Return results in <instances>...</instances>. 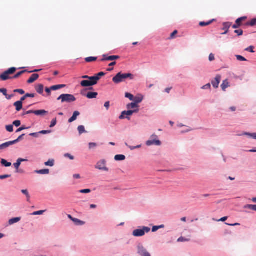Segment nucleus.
I'll use <instances>...</instances> for the list:
<instances>
[{
    "label": "nucleus",
    "mask_w": 256,
    "mask_h": 256,
    "mask_svg": "<svg viewBox=\"0 0 256 256\" xmlns=\"http://www.w3.org/2000/svg\"><path fill=\"white\" fill-rule=\"evenodd\" d=\"M16 70V68L14 67L10 68L0 75V78L2 80H6L10 78H17L27 72L26 70H22L18 72L12 77L9 76V75L14 74Z\"/></svg>",
    "instance_id": "f257e3e1"
},
{
    "label": "nucleus",
    "mask_w": 256,
    "mask_h": 256,
    "mask_svg": "<svg viewBox=\"0 0 256 256\" xmlns=\"http://www.w3.org/2000/svg\"><path fill=\"white\" fill-rule=\"evenodd\" d=\"M127 78L133 80L134 78V76L130 73L123 74L122 72H120L112 78V81L115 84H119L124 82Z\"/></svg>",
    "instance_id": "f03ea898"
},
{
    "label": "nucleus",
    "mask_w": 256,
    "mask_h": 256,
    "mask_svg": "<svg viewBox=\"0 0 256 256\" xmlns=\"http://www.w3.org/2000/svg\"><path fill=\"white\" fill-rule=\"evenodd\" d=\"M58 100H61L62 102H72L76 100V98L74 95L70 94H62L57 99Z\"/></svg>",
    "instance_id": "7ed1b4c3"
},
{
    "label": "nucleus",
    "mask_w": 256,
    "mask_h": 256,
    "mask_svg": "<svg viewBox=\"0 0 256 256\" xmlns=\"http://www.w3.org/2000/svg\"><path fill=\"white\" fill-rule=\"evenodd\" d=\"M150 231V228L144 226L142 229H136L134 230L132 232V234L136 237L142 236L145 234L146 232H148Z\"/></svg>",
    "instance_id": "20e7f679"
},
{
    "label": "nucleus",
    "mask_w": 256,
    "mask_h": 256,
    "mask_svg": "<svg viewBox=\"0 0 256 256\" xmlns=\"http://www.w3.org/2000/svg\"><path fill=\"white\" fill-rule=\"evenodd\" d=\"M158 138V136L154 134H152L150 136V140L146 142V144L148 146L152 145L160 146L161 144V142Z\"/></svg>",
    "instance_id": "39448f33"
},
{
    "label": "nucleus",
    "mask_w": 256,
    "mask_h": 256,
    "mask_svg": "<svg viewBox=\"0 0 256 256\" xmlns=\"http://www.w3.org/2000/svg\"><path fill=\"white\" fill-rule=\"evenodd\" d=\"M138 111H139L138 108L134 109V110H127V111H126V110L123 111L122 112L121 115L119 116V118L120 120H122L124 118H126L128 120H130V118L129 117H128V116L125 117L124 116L125 115H126L128 116H131L134 113L138 112Z\"/></svg>",
    "instance_id": "423d86ee"
},
{
    "label": "nucleus",
    "mask_w": 256,
    "mask_h": 256,
    "mask_svg": "<svg viewBox=\"0 0 256 256\" xmlns=\"http://www.w3.org/2000/svg\"><path fill=\"white\" fill-rule=\"evenodd\" d=\"M106 162L105 160H100L96 164V168L100 170H102L104 171H108V168L106 166Z\"/></svg>",
    "instance_id": "0eeeda50"
},
{
    "label": "nucleus",
    "mask_w": 256,
    "mask_h": 256,
    "mask_svg": "<svg viewBox=\"0 0 256 256\" xmlns=\"http://www.w3.org/2000/svg\"><path fill=\"white\" fill-rule=\"evenodd\" d=\"M246 19H247V17L245 16L238 18L236 20V21L235 24H234L232 26V28H238L240 26H242V22L244 21Z\"/></svg>",
    "instance_id": "6e6552de"
},
{
    "label": "nucleus",
    "mask_w": 256,
    "mask_h": 256,
    "mask_svg": "<svg viewBox=\"0 0 256 256\" xmlns=\"http://www.w3.org/2000/svg\"><path fill=\"white\" fill-rule=\"evenodd\" d=\"M138 253L141 256H150V254L142 246H138Z\"/></svg>",
    "instance_id": "1a4fd4ad"
},
{
    "label": "nucleus",
    "mask_w": 256,
    "mask_h": 256,
    "mask_svg": "<svg viewBox=\"0 0 256 256\" xmlns=\"http://www.w3.org/2000/svg\"><path fill=\"white\" fill-rule=\"evenodd\" d=\"M221 80V76L220 75L216 76L215 78L212 81V84L214 88L218 87L220 81Z\"/></svg>",
    "instance_id": "9d476101"
},
{
    "label": "nucleus",
    "mask_w": 256,
    "mask_h": 256,
    "mask_svg": "<svg viewBox=\"0 0 256 256\" xmlns=\"http://www.w3.org/2000/svg\"><path fill=\"white\" fill-rule=\"evenodd\" d=\"M14 144L13 141H10L0 145V150H4L10 146Z\"/></svg>",
    "instance_id": "9b49d317"
},
{
    "label": "nucleus",
    "mask_w": 256,
    "mask_h": 256,
    "mask_svg": "<svg viewBox=\"0 0 256 256\" xmlns=\"http://www.w3.org/2000/svg\"><path fill=\"white\" fill-rule=\"evenodd\" d=\"M232 24L230 22H227L223 24L222 30H224L225 32L222 34H226L228 32V29L230 27Z\"/></svg>",
    "instance_id": "f8f14e48"
},
{
    "label": "nucleus",
    "mask_w": 256,
    "mask_h": 256,
    "mask_svg": "<svg viewBox=\"0 0 256 256\" xmlns=\"http://www.w3.org/2000/svg\"><path fill=\"white\" fill-rule=\"evenodd\" d=\"M39 78V75L38 74H32L30 78L28 80L27 82L28 84L33 83L34 81H36Z\"/></svg>",
    "instance_id": "ddd939ff"
},
{
    "label": "nucleus",
    "mask_w": 256,
    "mask_h": 256,
    "mask_svg": "<svg viewBox=\"0 0 256 256\" xmlns=\"http://www.w3.org/2000/svg\"><path fill=\"white\" fill-rule=\"evenodd\" d=\"M80 114V113L78 111H75L73 113L72 116L68 120V122L71 123L74 121L76 120L77 117Z\"/></svg>",
    "instance_id": "4468645a"
},
{
    "label": "nucleus",
    "mask_w": 256,
    "mask_h": 256,
    "mask_svg": "<svg viewBox=\"0 0 256 256\" xmlns=\"http://www.w3.org/2000/svg\"><path fill=\"white\" fill-rule=\"evenodd\" d=\"M17 112H20L22 108V103L21 102L17 101L14 104Z\"/></svg>",
    "instance_id": "2eb2a0df"
},
{
    "label": "nucleus",
    "mask_w": 256,
    "mask_h": 256,
    "mask_svg": "<svg viewBox=\"0 0 256 256\" xmlns=\"http://www.w3.org/2000/svg\"><path fill=\"white\" fill-rule=\"evenodd\" d=\"M144 97L142 95H138L135 97H134V100H133L134 103H136L137 104L140 103L143 100Z\"/></svg>",
    "instance_id": "dca6fc26"
},
{
    "label": "nucleus",
    "mask_w": 256,
    "mask_h": 256,
    "mask_svg": "<svg viewBox=\"0 0 256 256\" xmlns=\"http://www.w3.org/2000/svg\"><path fill=\"white\" fill-rule=\"evenodd\" d=\"M98 95L96 92H88L87 93L86 96L89 99L95 98Z\"/></svg>",
    "instance_id": "f3484780"
},
{
    "label": "nucleus",
    "mask_w": 256,
    "mask_h": 256,
    "mask_svg": "<svg viewBox=\"0 0 256 256\" xmlns=\"http://www.w3.org/2000/svg\"><path fill=\"white\" fill-rule=\"evenodd\" d=\"M138 105L136 103H134V102H132V103H130V104H128L126 105V108L128 110H130L131 109H136V108H138Z\"/></svg>",
    "instance_id": "a211bd4d"
},
{
    "label": "nucleus",
    "mask_w": 256,
    "mask_h": 256,
    "mask_svg": "<svg viewBox=\"0 0 256 256\" xmlns=\"http://www.w3.org/2000/svg\"><path fill=\"white\" fill-rule=\"evenodd\" d=\"M120 58V56H108L107 58H102L101 61H105V60H116Z\"/></svg>",
    "instance_id": "6ab92c4d"
},
{
    "label": "nucleus",
    "mask_w": 256,
    "mask_h": 256,
    "mask_svg": "<svg viewBox=\"0 0 256 256\" xmlns=\"http://www.w3.org/2000/svg\"><path fill=\"white\" fill-rule=\"evenodd\" d=\"M80 85L82 87H88L92 86L93 85L91 83V82L88 80H84L80 82Z\"/></svg>",
    "instance_id": "aec40b11"
},
{
    "label": "nucleus",
    "mask_w": 256,
    "mask_h": 256,
    "mask_svg": "<svg viewBox=\"0 0 256 256\" xmlns=\"http://www.w3.org/2000/svg\"><path fill=\"white\" fill-rule=\"evenodd\" d=\"M48 112L44 110H34V114L36 116H44L47 114Z\"/></svg>",
    "instance_id": "412c9836"
},
{
    "label": "nucleus",
    "mask_w": 256,
    "mask_h": 256,
    "mask_svg": "<svg viewBox=\"0 0 256 256\" xmlns=\"http://www.w3.org/2000/svg\"><path fill=\"white\" fill-rule=\"evenodd\" d=\"M88 80H90V82H91V83L92 84L93 86H94V85L97 84V83L98 81V78L96 77V76L94 75L93 76H89Z\"/></svg>",
    "instance_id": "4be33fe9"
},
{
    "label": "nucleus",
    "mask_w": 256,
    "mask_h": 256,
    "mask_svg": "<svg viewBox=\"0 0 256 256\" xmlns=\"http://www.w3.org/2000/svg\"><path fill=\"white\" fill-rule=\"evenodd\" d=\"M36 91L40 94H42L44 92V86L42 84H38L36 86Z\"/></svg>",
    "instance_id": "5701e85b"
},
{
    "label": "nucleus",
    "mask_w": 256,
    "mask_h": 256,
    "mask_svg": "<svg viewBox=\"0 0 256 256\" xmlns=\"http://www.w3.org/2000/svg\"><path fill=\"white\" fill-rule=\"evenodd\" d=\"M65 84H58V85H55L52 86L50 87V89L52 90H58L64 88L66 87Z\"/></svg>",
    "instance_id": "b1692460"
},
{
    "label": "nucleus",
    "mask_w": 256,
    "mask_h": 256,
    "mask_svg": "<svg viewBox=\"0 0 256 256\" xmlns=\"http://www.w3.org/2000/svg\"><path fill=\"white\" fill-rule=\"evenodd\" d=\"M228 86H230V85H229V82H228V80H224L222 82V84L221 85L222 90L224 91H225L226 89L227 88H228Z\"/></svg>",
    "instance_id": "393cba45"
},
{
    "label": "nucleus",
    "mask_w": 256,
    "mask_h": 256,
    "mask_svg": "<svg viewBox=\"0 0 256 256\" xmlns=\"http://www.w3.org/2000/svg\"><path fill=\"white\" fill-rule=\"evenodd\" d=\"M36 172L40 174H48L50 173V170L48 169H44L36 170Z\"/></svg>",
    "instance_id": "a878e982"
},
{
    "label": "nucleus",
    "mask_w": 256,
    "mask_h": 256,
    "mask_svg": "<svg viewBox=\"0 0 256 256\" xmlns=\"http://www.w3.org/2000/svg\"><path fill=\"white\" fill-rule=\"evenodd\" d=\"M244 26H256V18L251 20L250 22L245 24Z\"/></svg>",
    "instance_id": "bb28decb"
},
{
    "label": "nucleus",
    "mask_w": 256,
    "mask_h": 256,
    "mask_svg": "<svg viewBox=\"0 0 256 256\" xmlns=\"http://www.w3.org/2000/svg\"><path fill=\"white\" fill-rule=\"evenodd\" d=\"M239 136H247L252 138L256 140V133H249L245 132L241 134H240Z\"/></svg>",
    "instance_id": "cd10ccee"
},
{
    "label": "nucleus",
    "mask_w": 256,
    "mask_h": 256,
    "mask_svg": "<svg viewBox=\"0 0 256 256\" xmlns=\"http://www.w3.org/2000/svg\"><path fill=\"white\" fill-rule=\"evenodd\" d=\"M20 220V218H11L9 220L8 223L10 225L13 224L14 223L18 222Z\"/></svg>",
    "instance_id": "c85d7f7f"
},
{
    "label": "nucleus",
    "mask_w": 256,
    "mask_h": 256,
    "mask_svg": "<svg viewBox=\"0 0 256 256\" xmlns=\"http://www.w3.org/2000/svg\"><path fill=\"white\" fill-rule=\"evenodd\" d=\"M125 159L126 156L123 154H117L114 156V160L117 161L124 160Z\"/></svg>",
    "instance_id": "c756f323"
},
{
    "label": "nucleus",
    "mask_w": 256,
    "mask_h": 256,
    "mask_svg": "<svg viewBox=\"0 0 256 256\" xmlns=\"http://www.w3.org/2000/svg\"><path fill=\"white\" fill-rule=\"evenodd\" d=\"M214 21V19L210 20L208 22H201L199 23V25L200 26H206L210 24Z\"/></svg>",
    "instance_id": "7c9ffc66"
},
{
    "label": "nucleus",
    "mask_w": 256,
    "mask_h": 256,
    "mask_svg": "<svg viewBox=\"0 0 256 256\" xmlns=\"http://www.w3.org/2000/svg\"><path fill=\"white\" fill-rule=\"evenodd\" d=\"M45 166H53L54 164V159H50L48 162L44 163Z\"/></svg>",
    "instance_id": "2f4dec72"
},
{
    "label": "nucleus",
    "mask_w": 256,
    "mask_h": 256,
    "mask_svg": "<svg viewBox=\"0 0 256 256\" xmlns=\"http://www.w3.org/2000/svg\"><path fill=\"white\" fill-rule=\"evenodd\" d=\"M22 192L25 194L27 198V201L29 202L30 201V196L29 194V192L27 190H22Z\"/></svg>",
    "instance_id": "473e14b6"
},
{
    "label": "nucleus",
    "mask_w": 256,
    "mask_h": 256,
    "mask_svg": "<svg viewBox=\"0 0 256 256\" xmlns=\"http://www.w3.org/2000/svg\"><path fill=\"white\" fill-rule=\"evenodd\" d=\"M1 164L6 167H9L12 166V163L8 162L5 159H2Z\"/></svg>",
    "instance_id": "72a5a7b5"
},
{
    "label": "nucleus",
    "mask_w": 256,
    "mask_h": 256,
    "mask_svg": "<svg viewBox=\"0 0 256 256\" xmlns=\"http://www.w3.org/2000/svg\"><path fill=\"white\" fill-rule=\"evenodd\" d=\"M97 60L96 57L90 56L88 57L85 58V60L87 62H94Z\"/></svg>",
    "instance_id": "f704fd0d"
},
{
    "label": "nucleus",
    "mask_w": 256,
    "mask_h": 256,
    "mask_svg": "<svg viewBox=\"0 0 256 256\" xmlns=\"http://www.w3.org/2000/svg\"><path fill=\"white\" fill-rule=\"evenodd\" d=\"M244 208H249L250 210L256 211V205L246 204L244 206Z\"/></svg>",
    "instance_id": "c9c22d12"
},
{
    "label": "nucleus",
    "mask_w": 256,
    "mask_h": 256,
    "mask_svg": "<svg viewBox=\"0 0 256 256\" xmlns=\"http://www.w3.org/2000/svg\"><path fill=\"white\" fill-rule=\"evenodd\" d=\"M72 221L76 224V225H83L84 222L78 218H74L72 219Z\"/></svg>",
    "instance_id": "e433bc0d"
},
{
    "label": "nucleus",
    "mask_w": 256,
    "mask_h": 256,
    "mask_svg": "<svg viewBox=\"0 0 256 256\" xmlns=\"http://www.w3.org/2000/svg\"><path fill=\"white\" fill-rule=\"evenodd\" d=\"M21 163L17 160L16 162L14 164V166L16 170V172H19V167Z\"/></svg>",
    "instance_id": "4c0bfd02"
},
{
    "label": "nucleus",
    "mask_w": 256,
    "mask_h": 256,
    "mask_svg": "<svg viewBox=\"0 0 256 256\" xmlns=\"http://www.w3.org/2000/svg\"><path fill=\"white\" fill-rule=\"evenodd\" d=\"M78 132L80 134H82V133L86 132L85 128L84 126H80L78 128Z\"/></svg>",
    "instance_id": "58836bf2"
},
{
    "label": "nucleus",
    "mask_w": 256,
    "mask_h": 256,
    "mask_svg": "<svg viewBox=\"0 0 256 256\" xmlns=\"http://www.w3.org/2000/svg\"><path fill=\"white\" fill-rule=\"evenodd\" d=\"M125 97L129 98L130 100L132 101H133V100H134V96L132 94L128 92H126L125 94Z\"/></svg>",
    "instance_id": "ea45409f"
},
{
    "label": "nucleus",
    "mask_w": 256,
    "mask_h": 256,
    "mask_svg": "<svg viewBox=\"0 0 256 256\" xmlns=\"http://www.w3.org/2000/svg\"><path fill=\"white\" fill-rule=\"evenodd\" d=\"M6 130L8 132H12L13 130H14V127H13V125L12 124H10V125H8V126H6Z\"/></svg>",
    "instance_id": "a19ab883"
},
{
    "label": "nucleus",
    "mask_w": 256,
    "mask_h": 256,
    "mask_svg": "<svg viewBox=\"0 0 256 256\" xmlns=\"http://www.w3.org/2000/svg\"><path fill=\"white\" fill-rule=\"evenodd\" d=\"M190 240V238H184L182 236L178 238V242H188Z\"/></svg>",
    "instance_id": "79ce46f5"
},
{
    "label": "nucleus",
    "mask_w": 256,
    "mask_h": 256,
    "mask_svg": "<svg viewBox=\"0 0 256 256\" xmlns=\"http://www.w3.org/2000/svg\"><path fill=\"white\" fill-rule=\"evenodd\" d=\"M237 60L239 61H246V60L242 56L236 55V56Z\"/></svg>",
    "instance_id": "37998d69"
},
{
    "label": "nucleus",
    "mask_w": 256,
    "mask_h": 256,
    "mask_svg": "<svg viewBox=\"0 0 256 256\" xmlns=\"http://www.w3.org/2000/svg\"><path fill=\"white\" fill-rule=\"evenodd\" d=\"M24 135H25L24 134H22L21 136H19L18 138L16 140H12L14 142V144H15L18 142L22 138L23 136Z\"/></svg>",
    "instance_id": "c03bdc74"
},
{
    "label": "nucleus",
    "mask_w": 256,
    "mask_h": 256,
    "mask_svg": "<svg viewBox=\"0 0 256 256\" xmlns=\"http://www.w3.org/2000/svg\"><path fill=\"white\" fill-rule=\"evenodd\" d=\"M45 212V210H39L34 212L32 214V215H40L43 214V213Z\"/></svg>",
    "instance_id": "a18cd8bd"
},
{
    "label": "nucleus",
    "mask_w": 256,
    "mask_h": 256,
    "mask_svg": "<svg viewBox=\"0 0 256 256\" xmlns=\"http://www.w3.org/2000/svg\"><path fill=\"white\" fill-rule=\"evenodd\" d=\"M56 124V118H54L52 122H51V124H50V128H53L54 127Z\"/></svg>",
    "instance_id": "49530a36"
},
{
    "label": "nucleus",
    "mask_w": 256,
    "mask_h": 256,
    "mask_svg": "<svg viewBox=\"0 0 256 256\" xmlns=\"http://www.w3.org/2000/svg\"><path fill=\"white\" fill-rule=\"evenodd\" d=\"M106 74L104 72H100L96 74H95L96 77L98 78V80H100V78L104 76Z\"/></svg>",
    "instance_id": "de8ad7c7"
},
{
    "label": "nucleus",
    "mask_w": 256,
    "mask_h": 256,
    "mask_svg": "<svg viewBox=\"0 0 256 256\" xmlns=\"http://www.w3.org/2000/svg\"><path fill=\"white\" fill-rule=\"evenodd\" d=\"M14 92H18L20 94H24V91L22 89H16L14 90Z\"/></svg>",
    "instance_id": "09e8293b"
},
{
    "label": "nucleus",
    "mask_w": 256,
    "mask_h": 256,
    "mask_svg": "<svg viewBox=\"0 0 256 256\" xmlns=\"http://www.w3.org/2000/svg\"><path fill=\"white\" fill-rule=\"evenodd\" d=\"M91 190L90 189H84L80 190V192L82 194H88L90 192Z\"/></svg>",
    "instance_id": "8fccbe9b"
},
{
    "label": "nucleus",
    "mask_w": 256,
    "mask_h": 256,
    "mask_svg": "<svg viewBox=\"0 0 256 256\" xmlns=\"http://www.w3.org/2000/svg\"><path fill=\"white\" fill-rule=\"evenodd\" d=\"M28 128H27L26 126H21L20 128H18L16 130V132H20L24 130H26V129H28Z\"/></svg>",
    "instance_id": "3c124183"
},
{
    "label": "nucleus",
    "mask_w": 256,
    "mask_h": 256,
    "mask_svg": "<svg viewBox=\"0 0 256 256\" xmlns=\"http://www.w3.org/2000/svg\"><path fill=\"white\" fill-rule=\"evenodd\" d=\"M88 146H89V148L92 149V148H96L97 146V144L94 142H90V143H89Z\"/></svg>",
    "instance_id": "603ef678"
},
{
    "label": "nucleus",
    "mask_w": 256,
    "mask_h": 256,
    "mask_svg": "<svg viewBox=\"0 0 256 256\" xmlns=\"http://www.w3.org/2000/svg\"><path fill=\"white\" fill-rule=\"evenodd\" d=\"M21 124V122L19 120H16L13 122V125L15 126L16 127L19 126Z\"/></svg>",
    "instance_id": "864d4df0"
},
{
    "label": "nucleus",
    "mask_w": 256,
    "mask_h": 256,
    "mask_svg": "<svg viewBox=\"0 0 256 256\" xmlns=\"http://www.w3.org/2000/svg\"><path fill=\"white\" fill-rule=\"evenodd\" d=\"M234 33L238 34V36H242L243 34V31L242 30H234Z\"/></svg>",
    "instance_id": "5fc2aeb1"
},
{
    "label": "nucleus",
    "mask_w": 256,
    "mask_h": 256,
    "mask_svg": "<svg viewBox=\"0 0 256 256\" xmlns=\"http://www.w3.org/2000/svg\"><path fill=\"white\" fill-rule=\"evenodd\" d=\"M0 92L2 93V94L6 96L7 94V90L4 88H0Z\"/></svg>",
    "instance_id": "6e6d98bb"
},
{
    "label": "nucleus",
    "mask_w": 256,
    "mask_h": 256,
    "mask_svg": "<svg viewBox=\"0 0 256 256\" xmlns=\"http://www.w3.org/2000/svg\"><path fill=\"white\" fill-rule=\"evenodd\" d=\"M254 47L252 46H250L246 48V50L248 52H254V51L253 50Z\"/></svg>",
    "instance_id": "4d7b16f0"
},
{
    "label": "nucleus",
    "mask_w": 256,
    "mask_h": 256,
    "mask_svg": "<svg viewBox=\"0 0 256 256\" xmlns=\"http://www.w3.org/2000/svg\"><path fill=\"white\" fill-rule=\"evenodd\" d=\"M10 175L8 174H4V175H0V180H4L6 178H8L10 177Z\"/></svg>",
    "instance_id": "13d9d810"
},
{
    "label": "nucleus",
    "mask_w": 256,
    "mask_h": 256,
    "mask_svg": "<svg viewBox=\"0 0 256 256\" xmlns=\"http://www.w3.org/2000/svg\"><path fill=\"white\" fill-rule=\"evenodd\" d=\"M210 84L209 83L204 86L202 87V89H203V90L210 89Z\"/></svg>",
    "instance_id": "bf43d9fd"
},
{
    "label": "nucleus",
    "mask_w": 256,
    "mask_h": 256,
    "mask_svg": "<svg viewBox=\"0 0 256 256\" xmlns=\"http://www.w3.org/2000/svg\"><path fill=\"white\" fill-rule=\"evenodd\" d=\"M64 156L66 158H68L70 160H73L74 159V157L70 154H64Z\"/></svg>",
    "instance_id": "052dcab7"
},
{
    "label": "nucleus",
    "mask_w": 256,
    "mask_h": 256,
    "mask_svg": "<svg viewBox=\"0 0 256 256\" xmlns=\"http://www.w3.org/2000/svg\"><path fill=\"white\" fill-rule=\"evenodd\" d=\"M50 132H51L50 130H42V131L39 132V134H50Z\"/></svg>",
    "instance_id": "680f3d73"
},
{
    "label": "nucleus",
    "mask_w": 256,
    "mask_h": 256,
    "mask_svg": "<svg viewBox=\"0 0 256 256\" xmlns=\"http://www.w3.org/2000/svg\"><path fill=\"white\" fill-rule=\"evenodd\" d=\"M208 59H209V60L210 61V62L214 60V54H210L209 55Z\"/></svg>",
    "instance_id": "e2e57ef3"
},
{
    "label": "nucleus",
    "mask_w": 256,
    "mask_h": 256,
    "mask_svg": "<svg viewBox=\"0 0 256 256\" xmlns=\"http://www.w3.org/2000/svg\"><path fill=\"white\" fill-rule=\"evenodd\" d=\"M35 94H26V97H27V98H34L35 96Z\"/></svg>",
    "instance_id": "0e129e2a"
},
{
    "label": "nucleus",
    "mask_w": 256,
    "mask_h": 256,
    "mask_svg": "<svg viewBox=\"0 0 256 256\" xmlns=\"http://www.w3.org/2000/svg\"><path fill=\"white\" fill-rule=\"evenodd\" d=\"M178 34V31L176 30L174 31L170 34V38H174V36Z\"/></svg>",
    "instance_id": "69168bd1"
},
{
    "label": "nucleus",
    "mask_w": 256,
    "mask_h": 256,
    "mask_svg": "<svg viewBox=\"0 0 256 256\" xmlns=\"http://www.w3.org/2000/svg\"><path fill=\"white\" fill-rule=\"evenodd\" d=\"M34 110H28V111H26V112H24V114H23V115L28 114H34Z\"/></svg>",
    "instance_id": "338daca9"
},
{
    "label": "nucleus",
    "mask_w": 256,
    "mask_h": 256,
    "mask_svg": "<svg viewBox=\"0 0 256 256\" xmlns=\"http://www.w3.org/2000/svg\"><path fill=\"white\" fill-rule=\"evenodd\" d=\"M104 107L106 108V110H108L110 107V102H106L104 103Z\"/></svg>",
    "instance_id": "774afa93"
}]
</instances>
